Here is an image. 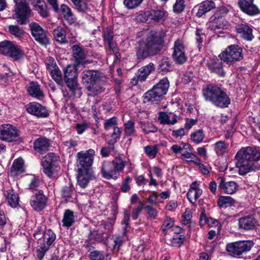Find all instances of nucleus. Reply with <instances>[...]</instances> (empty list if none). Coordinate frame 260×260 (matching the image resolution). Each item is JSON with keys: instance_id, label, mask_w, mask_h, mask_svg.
Returning <instances> with one entry per match:
<instances>
[{"instance_id": "obj_1", "label": "nucleus", "mask_w": 260, "mask_h": 260, "mask_svg": "<svg viewBox=\"0 0 260 260\" xmlns=\"http://www.w3.org/2000/svg\"><path fill=\"white\" fill-rule=\"evenodd\" d=\"M164 35L151 30L145 38L139 40L135 47L137 60H141L159 54L164 46Z\"/></svg>"}, {"instance_id": "obj_2", "label": "nucleus", "mask_w": 260, "mask_h": 260, "mask_svg": "<svg viewBox=\"0 0 260 260\" xmlns=\"http://www.w3.org/2000/svg\"><path fill=\"white\" fill-rule=\"evenodd\" d=\"M203 95L206 101L220 108H227L231 103L226 89L213 84H208L203 89Z\"/></svg>"}, {"instance_id": "obj_3", "label": "nucleus", "mask_w": 260, "mask_h": 260, "mask_svg": "<svg viewBox=\"0 0 260 260\" xmlns=\"http://www.w3.org/2000/svg\"><path fill=\"white\" fill-rule=\"evenodd\" d=\"M126 166V161L121 157H116L112 161H105L102 163L101 173L106 179H116L119 173L123 171Z\"/></svg>"}, {"instance_id": "obj_4", "label": "nucleus", "mask_w": 260, "mask_h": 260, "mask_svg": "<svg viewBox=\"0 0 260 260\" xmlns=\"http://www.w3.org/2000/svg\"><path fill=\"white\" fill-rule=\"evenodd\" d=\"M169 87V82L167 78H164L143 95L145 103L158 102L161 101L167 93Z\"/></svg>"}, {"instance_id": "obj_5", "label": "nucleus", "mask_w": 260, "mask_h": 260, "mask_svg": "<svg viewBox=\"0 0 260 260\" xmlns=\"http://www.w3.org/2000/svg\"><path fill=\"white\" fill-rule=\"evenodd\" d=\"M219 58L229 65H232L243 58V50L238 45L228 47L219 55Z\"/></svg>"}, {"instance_id": "obj_6", "label": "nucleus", "mask_w": 260, "mask_h": 260, "mask_svg": "<svg viewBox=\"0 0 260 260\" xmlns=\"http://www.w3.org/2000/svg\"><path fill=\"white\" fill-rule=\"evenodd\" d=\"M254 244L251 240L238 241L227 244L226 250L234 256H239L249 251Z\"/></svg>"}, {"instance_id": "obj_7", "label": "nucleus", "mask_w": 260, "mask_h": 260, "mask_svg": "<svg viewBox=\"0 0 260 260\" xmlns=\"http://www.w3.org/2000/svg\"><path fill=\"white\" fill-rule=\"evenodd\" d=\"M0 53L17 60L23 56L20 47L13 42L5 40L0 42Z\"/></svg>"}, {"instance_id": "obj_8", "label": "nucleus", "mask_w": 260, "mask_h": 260, "mask_svg": "<svg viewBox=\"0 0 260 260\" xmlns=\"http://www.w3.org/2000/svg\"><path fill=\"white\" fill-rule=\"evenodd\" d=\"M95 151L93 149H90L87 151H81L77 154V161L79 169L86 170H92L91 168L93 161V157Z\"/></svg>"}, {"instance_id": "obj_9", "label": "nucleus", "mask_w": 260, "mask_h": 260, "mask_svg": "<svg viewBox=\"0 0 260 260\" xmlns=\"http://www.w3.org/2000/svg\"><path fill=\"white\" fill-rule=\"evenodd\" d=\"M15 11L18 16V22L20 24L26 23L27 18L31 13L26 0H15Z\"/></svg>"}, {"instance_id": "obj_10", "label": "nucleus", "mask_w": 260, "mask_h": 260, "mask_svg": "<svg viewBox=\"0 0 260 260\" xmlns=\"http://www.w3.org/2000/svg\"><path fill=\"white\" fill-rule=\"evenodd\" d=\"M31 34L35 40L42 45L50 43L47 31L45 30L38 23L31 22L29 24Z\"/></svg>"}, {"instance_id": "obj_11", "label": "nucleus", "mask_w": 260, "mask_h": 260, "mask_svg": "<svg viewBox=\"0 0 260 260\" xmlns=\"http://www.w3.org/2000/svg\"><path fill=\"white\" fill-rule=\"evenodd\" d=\"M237 160L236 167L238 169V172L241 175H245L248 173L256 171L258 169L257 166L254 162L244 158L241 156H235Z\"/></svg>"}, {"instance_id": "obj_12", "label": "nucleus", "mask_w": 260, "mask_h": 260, "mask_svg": "<svg viewBox=\"0 0 260 260\" xmlns=\"http://www.w3.org/2000/svg\"><path fill=\"white\" fill-rule=\"evenodd\" d=\"M19 136V131L10 124L0 126V140L8 142L14 141Z\"/></svg>"}, {"instance_id": "obj_13", "label": "nucleus", "mask_w": 260, "mask_h": 260, "mask_svg": "<svg viewBox=\"0 0 260 260\" xmlns=\"http://www.w3.org/2000/svg\"><path fill=\"white\" fill-rule=\"evenodd\" d=\"M34 235L35 238L39 240L38 243L40 245H42L49 249L56 239L55 234L50 229L47 230L42 233L38 231Z\"/></svg>"}, {"instance_id": "obj_14", "label": "nucleus", "mask_w": 260, "mask_h": 260, "mask_svg": "<svg viewBox=\"0 0 260 260\" xmlns=\"http://www.w3.org/2000/svg\"><path fill=\"white\" fill-rule=\"evenodd\" d=\"M167 12L162 8L157 9H152L150 11H146L139 16V19L141 21H146L149 19L155 22H158L164 20Z\"/></svg>"}, {"instance_id": "obj_15", "label": "nucleus", "mask_w": 260, "mask_h": 260, "mask_svg": "<svg viewBox=\"0 0 260 260\" xmlns=\"http://www.w3.org/2000/svg\"><path fill=\"white\" fill-rule=\"evenodd\" d=\"M172 57L177 64H182L186 62L187 56L185 54V47L181 40L177 39L174 42Z\"/></svg>"}, {"instance_id": "obj_16", "label": "nucleus", "mask_w": 260, "mask_h": 260, "mask_svg": "<svg viewBox=\"0 0 260 260\" xmlns=\"http://www.w3.org/2000/svg\"><path fill=\"white\" fill-rule=\"evenodd\" d=\"M57 157L53 153H48L45 157L42 165L43 169V172L49 177L51 178L55 171V169L57 168Z\"/></svg>"}, {"instance_id": "obj_17", "label": "nucleus", "mask_w": 260, "mask_h": 260, "mask_svg": "<svg viewBox=\"0 0 260 260\" xmlns=\"http://www.w3.org/2000/svg\"><path fill=\"white\" fill-rule=\"evenodd\" d=\"M239 229L242 231L255 230L258 225L257 220L252 215H248L238 219Z\"/></svg>"}, {"instance_id": "obj_18", "label": "nucleus", "mask_w": 260, "mask_h": 260, "mask_svg": "<svg viewBox=\"0 0 260 260\" xmlns=\"http://www.w3.org/2000/svg\"><path fill=\"white\" fill-rule=\"evenodd\" d=\"M155 69L154 65L152 62L140 68L135 76L132 79L133 85H136L138 82H142L146 80L148 75Z\"/></svg>"}, {"instance_id": "obj_19", "label": "nucleus", "mask_w": 260, "mask_h": 260, "mask_svg": "<svg viewBox=\"0 0 260 260\" xmlns=\"http://www.w3.org/2000/svg\"><path fill=\"white\" fill-rule=\"evenodd\" d=\"M45 65L49 74L56 82L62 80V75L53 58L48 57L45 60Z\"/></svg>"}, {"instance_id": "obj_20", "label": "nucleus", "mask_w": 260, "mask_h": 260, "mask_svg": "<svg viewBox=\"0 0 260 260\" xmlns=\"http://www.w3.org/2000/svg\"><path fill=\"white\" fill-rule=\"evenodd\" d=\"M237 156H241L254 162L260 159V151L255 147H243L237 152Z\"/></svg>"}, {"instance_id": "obj_21", "label": "nucleus", "mask_w": 260, "mask_h": 260, "mask_svg": "<svg viewBox=\"0 0 260 260\" xmlns=\"http://www.w3.org/2000/svg\"><path fill=\"white\" fill-rule=\"evenodd\" d=\"M26 111L29 114L39 118L48 117L49 113L46 108L37 102H31L26 106Z\"/></svg>"}, {"instance_id": "obj_22", "label": "nucleus", "mask_w": 260, "mask_h": 260, "mask_svg": "<svg viewBox=\"0 0 260 260\" xmlns=\"http://www.w3.org/2000/svg\"><path fill=\"white\" fill-rule=\"evenodd\" d=\"M47 198L41 190L38 191L31 198L30 204L33 209L36 211H41L45 207Z\"/></svg>"}, {"instance_id": "obj_23", "label": "nucleus", "mask_w": 260, "mask_h": 260, "mask_svg": "<svg viewBox=\"0 0 260 260\" xmlns=\"http://www.w3.org/2000/svg\"><path fill=\"white\" fill-rule=\"evenodd\" d=\"M220 58H211L207 61V67L211 72L215 73L220 77H224L225 72L223 69V64Z\"/></svg>"}, {"instance_id": "obj_24", "label": "nucleus", "mask_w": 260, "mask_h": 260, "mask_svg": "<svg viewBox=\"0 0 260 260\" xmlns=\"http://www.w3.org/2000/svg\"><path fill=\"white\" fill-rule=\"evenodd\" d=\"M253 2L254 0H239L238 4L243 12L249 15H254L258 14L259 10Z\"/></svg>"}, {"instance_id": "obj_25", "label": "nucleus", "mask_w": 260, "mask_h": 260, "mask_svg": "<svg viewBox=\"0 0 260 260\" xmlns=\"http://www.w3.org/2000/svg\"><path fill=\"white\" fill-rule=\"evenodd\" d=\"M103 38L104 44L108 46L109 49L113 53L118 52V48L116 42L113 40L114 32L110 27H106L103 32Z\"/></svg>"}, {"instance_id": "obj_26", "label": "nucleus", "mask_w": 260, "mask_h": 260, "mask_svg": "<svg viewBox=\"0 0 260 260\" xmlns=\"http://www.w3.org/2000/svg\"><path fill=\"white\" fill-rule=\"evenodd\" d=\"M51 146L50 140L45 137H40L33 143V148L36 152L42 154L49 150Z\"/></svg>"}, {"instance_id": "obj_27", "label": "nucleus", "mask_w": 260, "mask_h": 260, "mask_svg": "<svg viewBox=\"0 0 260 260\" xmlns=\"http://www.w3.org/2000/svg\"><path fill=\"white\" fill-rule=\"evenodd\" d=\"M237 33L243 39L250 41L254 38L252 28L247 23H240L236 26Z\"/></svg>"}, {"instance_id": "obj_28", "label": "nucleus", "mask_w": 260, "mask_h": 260, "mask_svg": "<svg viewBox=\"0 0 260 260\" xmlns=\"http://www.w3.org/2000/svg\"><path fill=\"white\" fill-rule=\"evenodd\" d=\"M78 176L77 181L79 185L83 188L85 187L89 180L93 178L92 170L78 169Z\"/></svg>"}, {"instance_id": "obj_29", "label": "nucleus", "mask_w": 260, "mask_h": 260, "mask_svg": "<svg viewBox=\"0 0 260 260\" xmlns=\"http://www.w3.org/2000/svg\"><path fill=\"white\" fill-rule=\"evenodd\" d=\"M35 11H37L41 16L47 18L49 16L47 6L44 0H29Z\"/></svg>"}, {"instance_id": "obj_30", "label": "nucleus", "mask_w": 260, "mask_h": 260, "mask_svg": "<svg viewBox=\"0 0 260 260\" xmlns=\"http://www.w3.org/2000/svg\"><path fill=\"white\" fill-rule=\"evenodd\" d=\"M73 55L76 62L78 64H85L89 63L90 62L86 60V55L83 49L78 45H74L72 47Z\"/></svg>"}, {"instance_id": "obj_31", "label": "nucleus", "mask_w": 260, "mask_h": 260, "mask_svg": "<svg viewBox=\"0 0 260 260\" xmlns=\"http://www.w3.org/2000/svg\"><path fill=\"white\" fill-rule=\"evenodd\" d=\"M100 73L95 70H85L82 73V80L83 83L91 84L100 80Z\"/></svg>"}, {"instance_id": "obj_32", "label": "nucleus", "mask_w": 260, "mask_h": 260, "mask_svg": "<svg viewBox=\"0 0 260 260\" xmlns=\"http://www.w3.org/2000/svg\"><path fill=\"white\" fill-rule=\"evenodd\" d=\"M26 89L29 95L34 98L40 99L44 96L43 90L37 82H29L26 86Z\"/></svg>"}, {"instance_id": "obj_33", "label": "nucleus", "mask_w": 260, "mask_h": 260, "mask_svg": "<svg viewBox=\"0 0 260 260\" xmlns=\"http://www.w3.org/2000/svg\"><path fill=\"white\" fill-rule=\"evenodd\" d=\"M219 181V187L228 194H233L235 192L238 188V185L234 181L225 182L222 177H219L217 179Z\"/></svg>"}, {"instance_id": "obj_34", "label": "nucleus", "mask_w": 260, "mask_h": 260, "mask_svg": "<svg viewBox=\"0 0 260 260\" xmlns=\"http://www.w3.org/2000/svg\"><path fill=\"white\" fill-rule=\"evenodd\" d=\"M215 5L214 2L211 1H204L199 4L196 16L201 17L208 12L215 8Z\"/></svg>"}, {"instance_id": "obj_35", "label": "nucleus", "mask_w": 260, "mask_h": 260, "mask_svg": "<svg viewBox=\"0 0 260 260\" xmlns=\"http://www.w3.org/2000/svg\"><path fill=\"white\" fill-rule=\"evenodd\" d=\"M53 35L54 40L60 44L68 43L66 38V31L61 26H58L53 30Z\"/></svg>"}, {"instance_id": "obj_36", "label": "nucleus", "mask_w": 260, "mask_h": 260, "mask_svg": "<svg viewBox=\"0 0 260 260\" xmlns=\"http://www.w3.org/2000/svg\"><path fill=\"white\" fill-rule=\"evenodd\" d=\"M87 95L95 96L104 91L105 88L101 84L95 82L90 84L87 87Z\"/></svg>"}, {"instance_id": "obj_37", "label": "nucleus", "mask_w": 260, "mask_h": 260, "mask_svg": "<svg viewBox=\"0 0 260 260\" xmlns=\"http://www.w3.org/2000/svg\"><path fill=\"white\" fill-rule=\"evenodd\" d=\"M8 205L12 207H16L19 203L18 194L13 189H9L4 192Z\"/></svg>"}, {"instance_id": "obj_38", "label": "nucleus", "mask_w": 260, "mask_h": 260, "mask_svg": "<svg viewBox=\"0 0 260 260\" xmlns=\"http://www.w3.org/2000/svg\"><path fill=\"white\" fill-rule=\"evenodd\" d=\"M24 171L23 160L18 158L14 160L11 169L12 175L16 176L22 173Z\"/></svg>"}, {"instance_id": "obj_39", "label": "nucleus", "mask_w": 260, "mask_h": 260, "mask_svg": "<svg viewBox=\"0 0 260 260\" xmlns=\"http://www.w3.org/2000/svg\"><path fill=\"white\" fill-rule=\"evenodd\" d=\"M74 222V212L69 209L65 210L62 220V225L69 228L72 226Z\"/></svg>"}, {"instance_id": "obj_40", "label": "nucleus", "mask_w": 260, "mask_h": 260, "mask_svg": "<svg viewBox=\"0 0 260 260\" xmlns=\"http://www.w3.org/2000/svg\"><path fill=\"white\" fill-rule=\"evenodd\" d=\"M60 10L64 19L70 24L73 23L76 19L71 9L66 5L62 4L60 6Z\"/></svg>"}, {"instance_id": "obj_41", "label": "nucleus", "mask_w": 260, "mask_h": 260, "mask_svg": "<svg viewBox=\"0 0 260 260\" xmlns=\"http://www.w3.org/2000/svg\"><path fill=\"white\" fill-rule=\"evenodd\" d=\"M177 116L176 115H173L172 119H170V116L165 112H159L158 119L160 124H174L177 122Z\"/></svg>"}, {"instance_id": "obj_42", "label": "nucleus", "mask_w": 260, "mask_h": 260, "mask_svg": "<svg viewBox=\"0 0 260 260\" xmlns=\"http://www.w3.org/2000/svg\"><path fill=\"white\" fill-rule=\"evenodd\" d=\"M172 68L170 60L168 57H163L159 62L158 70L159 72L162 74H164Z\"/></svg>"}, {"instance_id": "obj_43", "label": "nucleus", "mask_w": 260, "mask_h": 260, "mask_svg": "<svg viewBox=\"0 0 260 260\" xmlns=\"http://www.w3.org/2000/svg\"><path fill=\"white\" fill-rule=\"evenodd\" d=\"M235 200L229 196H221L218 200V205L220 208H226L233 206Z\"/></svg>"}, {"instance_id": "obj_44", "label": "nucleus", "mask_w": 260, "mask_h": 260, "mask_svg": "<svg viewBox=\"0 0 260 260\" xmlns=\"http://www.w3.org/2000/svg\"><path fill=\"white\" fill-rule=\"evenodd\" d=\"M135 125V122L133 120H129L124 124V132L125 136H134L136 135Z\"/></svg>"}, {"instance_id": "obj_45", "label": "nucleus", "mask_w": 260, "mask_h": 260, "mask_svg": "<svg viewBox=\"0 0 260 260\" xmlns=\"http://www.w3.org/2000/svg\"><path fill=\"white\" fill-rule=\"evenodd\" d=\"M222 22L221 17L214 19L209 22L208 28L216 32L217 30L223 28L224 25Z\"/></svg>"}, {"instance_id": "obj_46", "label": "nucleus", "mask_w": 260, "mask_h": 260, "mask_svg": "<svg viewBox=\"0 0 260 260\" xmlns=\"http://www.w3.org/2000/svg\"><path fill=\"white\" fill-rule=\"evenodd\" d=\"M77 68L74 64H69L64 69V79L77 78Z\"/></svg>"}, {"instance_id": "obj_47", "label": "nucleus", "mask_w": 260, "mask_h": 260, "mask_svg": "<svg viewBox=\"0 0 260 260\" xmlns=\"http://www.w3.org/2000/svg\"><path fill=\"white\" fill-rule=\"evenodd\" d=\"M75 7V9L80 12L85 13L89 10L86 2L84 0H70Z\"/></svg>"}, {"instance_id": "obj_48", "label": "nucleus", "mask_w": 260, "mask_h": 260, "mask_svg": "<svg viewBox=\"0 0 260 260\" xmlns=\"http://www.w3.org/2000/svg\"><path fill=\"white\" fill-rule=\"evenodd\" d=\"M202 189L189 190L187 193V199L191 203L195 204L196 202L202 195Z\"/></svg>"}, {"instance_id": "obj_49", "label": "nucleus", "mask_w": 260, "mask_h": 260, "mask_svg": "<svg viewBox=\"0 0 260 260\" xmlns=\"http://www.w3.org/2000/svg\"><path fill=\"white\" fill-rule=\"evenodd\" d=\"M180 158L186 162H193L197 165L200 164V160L198 157L190 152L182 153Z\"/></svg>"}, {"instance_id": "obj_50", "label": "nucleus", "mask_w": 260, "mask_h": 260, "mask_svg": "<svg viewBox=\"0 0 260 260\" xmlns=\"http://www.w3.org/2000/svg\"><path fill=\"white\" fill-rule=\"evenodd\" d=\"M139 124L142 131L146 134L155 133L157 131V128L152 123L140 121Z\"/></svg>"}, {"instance_id": "obj_51", "label": "nucleus", "mask_w": 260, "mask_h": 260, "mask_svg": "<svg viewBox=\"0 0 260 260\" xmlns=\"http://www.w3.org/2000/svg\"><path fill=\"white\" fill-rule=\"evenodd\" d=\"M205 134L203 130L199 129L190 135L191 140L196 144H199L204 139Z\"/></svg>"}, {"instance_id": "obj_52", "label": "nucleus", "mask_w": 260, "mask_h": 260, "mask_svg": "<svg viewBox=\"0 0 260 260\" xmlns=\"http://www.w3.org/2000/svg\"><path fill=\"white\" fill-rule=\"evenodd\" d=\"M143 0H124L123 5L127 9H134L140 6Z\"/></svg>"}, {"instance_id": "obj_53", "label": "nucleus", "mask_w": 260, "mask_h": 260, "mask_svg": "<svg viewBox=\"0 0 260 260\" xmlns=\"http://www.w3.org/2000/svg\"><path fill=\"white\" fill-rule=\"evenodd\" d=\"M9 30L11 34L17 38H21L24 35V31L18 25H10Z\"/></svg>"}, {"instance_id": "obj_54", "label": "nucleus", "mask_w": 260, "mask_h": 260, "mask_svg": "<svg viewBox=\"0 0 260 260\" xmlns=\"http://www.w3.org/2000/svg\"><path fill=\"white\" fill-rule=\"evenodd\" d=\"M144 150L147 156L151 158H153L156 156L157 152V147L156 145H148L145 147Z\"/></svg>"}, {"instance_id": "obj_55", "label": "nucleus", "mask_w": 260, "mask_h": 260, "mask_svg": "<svg viewBox=\"0 0 260 260\" xmlns=\"http://www.w3.org/2000/svg\"><path fill=\"white\" fill-rule=\"evenodd\" d=\"M174 224L172 218L169 217H166L163 224L161 227V229L164 234H167V230L173 227Z\"/></svg>"}, {"instance_id": "obj_56", "label": "nucleus", "mask_w": 260, "mask_h": 260, "mask_svg": "<svg viewBox=\"0 0 260 260\" xmlns=\"http://www.w3.org/2000/svg\"><path fill=\"white\" fill-rule=\"evenodd\" d=\"M64 79L68 87L74 93L77 87V78H65Z\"/></svg>"}, {"instance_id": "obj_57", "label": "nucleus", "mask_w": 260, "mask_h": 260, "mask_svg": "<svg viewBox=\"0 0 260 260\" xmlns=\"http://www.w3.org/2000/svg\"><path fill=\"white\" fill-rule=\"evenodd\" d=\"M185 7L184 0H176L173 6V11L176 13H180Z\"/></svg>"}, {"instance_id": "obj_58", "label": "nucleus", "mask_w": 260, "mask_h": 260, "mask_svg": "<svg viewBox=\"0 0 260 260\" xmlns=\"http://www.w3.org/2000/svg\"><path fill=\"white\" fill-rule=\"evenodd\" d=\"M117 118L116 117H113L111 118H109L106 120H105L104 126V128L106 130H108L112 127L117 126Z\"/></svg>"}, {"instance_id": "obj_59", "label": "nucleus", "mask_w": 260, "mask_h": 260, "mask_svg": "<svg viewBox=\"0 0 260 260\" xmlns=\"http://www.w3.org/2000/svg\"><path fill=\"white\" fill-rule=\"evenodd\" d=\"M185 237L180 235L174 236L171 240V245L174 247H179L184 241Z\"/></svg>"}, {"instance_id": "obj_60", "label": "nucleus", "mask_w": 260, "mask_h": 260, "mask_svg": "<svg viewBox=\"0 0 260 260\" xmlns=\"http://www.w3.org/2000/svg\"><path fill=\"white\" fill-rule=\"evenodd\" d=\"M73 192V187L72 184L63 186L61 189V196L63 198H69L71 197Z\"/></svg>"}, {"instance_id": "obj_61", "label": "nucleus", "mask_w": 260, "mask_h": 260, "mask_svg": "<svg viewBox=\"0 0 260 260\" xmlns=\"http://www.w3.org/2000/svg\"><path fill=\"white\" fill-rule=\"evenodd\" d=\"M41 183L40 179L33 176L31 178L30 182L29 184L28 189L30 190H37Z\"/></svg>"}, {"instance_id": "obj_62", "label": "nucleus", "mask_w": 260, "mask_h": 260, "mask_svg": "<svg viewBox=\"0 0 260 260\" xmlns=\"http://www.w3.org/2000/svg\"><path fill=\"white\" fill-rule=\"evenodd\" d=\"M215 149L217 152L223 153L226 151L228 145L225 144L224 141H219L215 143Z\"/></svg>"}, {"instance_id": "obj_63", "label": "nucleus", "mask_w": 260, "mask_h": 260, "mask_svg": "<svg viewBox=\"0 0 260 260\" xmlns=\"http://www.w3.org/2000/svg\"><path fill=\"white\" fill-rule=\"evenodd\" d=\"M89 257L91 260H104V254L99 251H93L90 252Z\"/></svg>"}, {"instance_id": "obj_64", "label": "nucleus", "mask_w": 260, "mask_h": 260, "mask_svg": "<svg viewBox=\"0 0 260 260\" xmlns=\"http://www.w3.org/2000/svg\"><path fill=\"white\" fill-rule=\"evenodd\" d=\"M64 110L66 113L72 114L76 111V108L72 102L67 101L64 106Z\"/></svg>"}]
</instances>
